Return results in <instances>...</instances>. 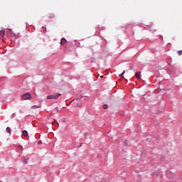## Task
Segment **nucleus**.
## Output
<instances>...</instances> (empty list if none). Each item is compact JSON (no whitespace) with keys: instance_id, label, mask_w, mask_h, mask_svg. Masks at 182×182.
<instances>
[{"instance_id":"a211bd4d","label":"nucleus","mask_w":182,"mask_h":182,"mask_svg":"<svg viewBox=\"0 0 182 182\" xmlns=\"http://www.w3.org/2000/svg\"><path fill=\"white\" fill-rule=\"evenodd\" d=\"M43 29H45L44 32L46 31V28H45V27H43Z\"/></svg>"},{"instance_id":"6ab92c4d","label":"nucleus","mask_w":182,"mask_h":182,"mask_svg":"<svg viewBox=\"0 0 182 182\" xmlns=\"http://www.w3.org/2000/svg\"><path fill=\"white\" fill-rule=\"evenodd\" d=\"M9 31H10V32H12V29L10 28V29H9Z\"/></svg>"},{"instance_id":"0eeeda50","label":"nucleus","mask_w":182,"mask_h":182,"mask_svg":"<svg viewBox=\"0 0 182 182\" xmlns=\"http://www.w3.org/2000/svg\"><path fill=\"white\" fill-rule=\"evenodd\" d=\"M6 132H7V133H9V134H11V127H8L6 128Z\"/></svg>"},{"instance_id":"9d476101","label":"nucleus","mask_w":182,"mask_h":182,"mask_svg":"<svg viewBox=\"0 0 182 182\" xmlns=\"http://www.w3.org/2000/svg\"><path fill=\"white\" fill-rule=\"evenodd\" d=\"M52 124H55V126H59V123H58L56 121L54 120V122H52Z\"/></svg>"},{"instance_id":"423d86ee","label":"nucleus","mask_w":182,"mask_h":182,"mask_svg":"<svg viewBox=\"0 0 182 182\" xmlns=\"http://www.w3.org/2000/svg\"><path fill=\"white\" fill-rule=\"evenodd\" d=\"M28 131L26 130H23V135L24 136V137H28Z\"/></svg>"},{"instance_id":"20e7f679","label":"nucleus","mask_w":182,"mask_h":182,"mask_svg":"<svg viewBox=\"0 0 182 182\" xmlns=\"http://www.w3.org/2000/svg\"><path fill=\"white\" fill-rule=\"evenodd\" d=\"M66 43V38H62L60 41V44L61 45H65Z\"/></svg>"},{"instance_id":"dca6fc26","label":"nucleus","mask_w":182,"mask_h":182,"mask_svg":"<svg viewBox=\"0 0 182 182\" xmlns=\"http://www.w3.org/2000/svg\"><path fill=\"white\" fill-rule=\"evenodd\" d=\"M38 144H42V141H38Z\"/></svg>"},{"instance_id":"7ed1b4c3","label":"nucleus","mask_w":182,"mask_h":182,"mask_svg":"<svg viewBox=\"0 0 182 182\" xmlns=\"http://www.w3.org/2000/svg\"><path fill=\"white\" fill-rule=\"evenodd\" d=\"M140 75H141V72H136V73H135V76H136V79H141V77H140Z\"/></svg>"},{"instance_id":"aec40b11","label":"nucleus","mask_w":182,"mask_h":182,"mask_svg":"<svg viewBox=\"0 0 182 182\" xmlns=\"http://www.w3.org/2000/svg\"><path fill=\"white\" fill-rule=\"evenodd\" d=\"M100 77H103V75L100 76Z\"/></svg>"},{"instance_id":"f03ea898","label":"nucleus","mask_w":182,"mask_h":182,"mask_svg":"<svg viewBox=\"0 0 182 182\" xmlns=\"http://www.w3.org/2000/svg\"><path fill=\"white\" fill-rule=\"evenodd\" d=\"M62 94L60 93H56V94H53V95H48L47 96V100H53V99H59V97L61 96Z\"/></svg>"},{"instance_id":"f257e3e1","label":"nucleus","mask_w":182,"mask_h":182,"mask_svg":"<svg viewBox=\"0 0 182 182\" xmlns=\"http://www.w3.org/2000/svg\"><path fill=\"white\" fill-rule=\"evenodd\" d=\"M21 99H23V100H32V95L28 93V92H26L23 95H22L21 96Z\"/></svg>"},{"instance_id":"2eb2a0df","label":"nucleus","mask_w":182,"mask_h":182,"mask_svg":"<svg viewBox=\"0 0 182 182\" xmlns=\"http://www.w3.org/2000/svg\"><path fill=\"white\" fill-rule=\"evenodd\" d=\"M50 19H51L52 18H55V15H53L51 16H49Z\"/></svg>"},{"instance_id":"6e6552de","label":"nucleus","mask_w":182,"mask_h":182,"mask_svg":"<svg viewBox=\"0 0 182 182\" xmlns=\"http://www.w3.org/2000/svg\"><path fill=\"white\" fill-rule=\"evenodd\" d=\"M40 106L39 105H33L31 107V109H39Z\"/></svg>"},{"instance_id":"39448f33","label":"nucleus","mask_w":182,"mask_h":182,"mask_svg":"<svg viewBox=\"0 0 182 182\" xmlns=\"http://www.w3.org/2000/svg\"><path fill=\"white\" fill-rule=\"evenodd\" d=\"M5 36V30L0 31V38Z\"/></svg>"},{"instance_id":"1a4fd4ad","label":"nucleus","mask_w":182,"mask_h":182,"mask_svg":"<svg viewBox=\"0 0 182 182\" xmlns=\"http://www.w3.org/2000/svg\"><path fill=\"white\" fill-rule=\"evenodd\" d=\"M126 73V71L124 70L123 73L122 74L119 75V77H124V76H123L124 74Z\"/></svg>"},{"instance_id":"ddd939ff","label":"nucleus","mask_w":182,"mask_h":182,"mask_svg":"<svg viewBox=\"0 0 182 182\" xmlns=\"http://www.w3.org/2000/svg\"><path fill=\"white\" fill-rule=\"evenodd\" d=\"M107 107H108L107 105H103V109H107Z\"/></svg>"},{"instance_id":"f8f14e48","label":"nucleus","mask_w":182,"mask_h":182,"mask_svg":"<svg viewBox=\"0 0 182 182\" xmlns=\"http://www.w3.org/2000/svg\"><path fill=\"white\" fill-rule=\"evenodd\" d=\"M77 107H82V103H79L76 105Z\"/></svg>"},{"instance_id":"4468645a","label":"nucleus","mask_w":182,"mask_h":182,"mask_svg":"<svg viewBox=\"0 0 182 182\" xmlns=\"http://www.w3.org/2000/svg\"><path fill=\"white\" fill-rule=\"evenodd\" d=\"M23 161H24L25 164H28V159H23Z\"/></svg>"},{"instance_id":"f3484780","label":"nucleus","mask_w":182,"mask_h":182,"mask_svg":"<svg viewBox=\"0 0 182 182\" xmlns=\"http://www.w3.org/2000/svg\"><path fill=\"white\" fill-rule=\"evenodd\" d=\"M19 149H21V150H23V147L22 146H20Z\"/></svg>"},{"instance_id":"9b49d317","label":"nucleus","mask_w":182,"mask_h":182,"mask_svg":"<svg viewBox=\"0 0 182 182\" xmlns=\"http://www.w3.org/2000/svg\"><path fill=\"white\" fill-rule=\"evenodd\" d=\"M177 53H178V55L179 56H181V55H182V50H178V51L177 52Z\"/></svg>"}]
</instances>
